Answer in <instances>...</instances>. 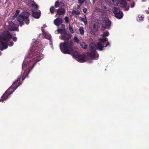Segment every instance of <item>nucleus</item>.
<instances>
[{"mask_svg": "<svg viewBox=\"0 0 149 149\" xmlns=\"http://www.w3.org/2000/svg\"><path fill=\"white\" fill-rule=\"evenodd\" d=\"M40 44L37 46H33L30 49L31 53L27 56L28 58L25 59L23 62L22 65V71H24L23 76L26 77L29 73L30 70L31 69L34 65L37 62L39 61L43 57V55L39 53H37V50L40 51L42 49L40 47Z\"/></svg>", "mask_w": 149, "mask_h": 149, "instance_id": "nucleus-1", "label": "nucleus"}, {"mask_svg": "<svg viewBox=\"0 0 149 149\" xmlns=\"http://www.w3.org/2000/svg\"><path fill=\"white\" fill-rule=\"evenodd\" d=\"M100 42H98L96 45L95 44L92 43L90 45V49L91 52L87 53V56L90 59L94 58L96 59L99 56L98 54L96 53L95 50L97 49L99 51L102 50L104 46L102 43H104L105 42H107V44L105 46H107L109 45L108 39L107 38H102L99 39Z\"/></svg>", "mask_w": 149, "mask_h": 149, "instance_id": "nucleus-2", "label": "nucleus"}, {"mask_svg": "<svg viewBox=\"0 0 149 149\" xmlns=\"http://www.w3.org/2000/svg\"><path fill=\"white\" fill-rule=\"evenodd\" d=\"M10 39H13L15 41L17 40L16 37L12 36L10 33L7 31L3 32L0 35V50L2 51L3 49H6L7 48L8 45L10 46L13 45V43L12 42H10L9 44H8V42Z\"/></svg>", "mask_w": 149, "mask_h": 149, "instance_id": "nucleus-3", "label": "nucleus"}, {"mask_svg": "<svg viewBox=\"0 0 149 149\" xmlns=\"http://www.w3.org/2000/svg\"><path fill=\"white\" fill-rule=\"evenodd\" d=\"M19 10H17L15 15V16L17 17V19L20 24L21 25L23 24L24 22H26V24H29V18L30 15L29 13L27 12H23L20 14H19Z\"/></svg>", "mask_w": 149, "mask_h": 149, "instance_id": "nucleus-4", "label": "nucleus"}, {"mask_svg": "<svg viewBox=\"0 0 149 149\" xmlns=\"http://www.w3.org/2000/svg\"><path fill=\"white\" fill-rule=\"evenodd\" d=\"M74 43L72 41L64 42L60 44L61 51L64 54H69L73 51Z\"/></svg>", "mask_w": 149, "mask_h": 149, "instance_id": "nucleus-5", "label": "nucleus"}, {"mask_svg": "<svg viewBox=\"0 0 149 149\" xmlns=\"http://www.w3.org/2000/svg\"><path fill=\"white\" fill-rule=\"evenodd\" d=\"M20 79H18L17 80L14 82L12 86L4 94L3 96L1 97L0 101L3 102L4 100L8 98V96L12 94L16 88H17L19 85L17 84L19 82Z\"/></svg>", "mask_w": 149, "mask_h": 149, "instance_id": "nucleus-6", "label": "nucleus"}, {"mask_svg": "<svg viewBox=\"0 0 149 149\" xmlns=\"http://www.w3.org/2000/svg\"><path fill=\"white\" fill-rule=\"evenodd\" d=\"M103 20V23L101 29L102 31H104L105 29H109L111 23L110 21L106 18H104Z\"/></svg>", "mask_w": 149, "mask_h": 149, "instance_id": "nucleus-7", "label": "nucleus"}, {"mask_svg": "<svg viewBox=\"0 0 149 149\" xmlns=\"http://www.w3.org/2000/svg\"><path fill=\"white\" fill-rule=\"evenodd\" d=\"M113 11L115 14V17L118 19H120L123 17L122 12L119 9L114 8L113 9Z\"/></svg>", "mask_w": 149, "mask_h": 149, "instance_id": "nucleus-8", "label": "nucleus"}, {"mask_svg": "<svg viewBox=\"0 0 149 149\" xmlns=\"http://www.w3.org/2000/svg\"><path fill=\"white\" fill-rule=\"evenodd\" d=\"M8 28L9 30L12 31H18V28L15 27L13 23L11 21L8 22Z\"/></svg>", "mask_w": 149, "mask_h": 149, "instance_id": "nucleus-9", "label": "nucleus"}, {"mask_svg": "<svg viewBox=\"0 0 149 149\" xmlns=\"http://www.w3.org/2000/svg\"><path fill=\"white\" fill-rule=\"evenodd\" d=\"M71 38V36L67 32L59 36L60 39L65 40H68L70 39Z\"/></svg>", "mask_w": 149, "mask_h": 149, "instance_id": "nucleus-10", "label": "nucleus"}, {"mask_svg": "<svg viewBox=\"0 0 149 149\" xmlns=\"http://www.w3.org/2000/svg\"><path fill=\"white\" fill-rule=\"evenodd\" d=\"M32 15L33 17L36 19L39 18L40 15V10H32Z\"/></svg>", "mask_w": 149, "mask_h": 149, "instance_id": "nucleus-11", "label": "nucleus"}, {"mask_svg": "<svg viewBox=\"0 0 149 149\" xmlns=\"http://www.w3.org/2000/svg\"><path fill=\"white\" fill-rule=\"evenodd\" d=\"M87 58L85 55H79L77 59V60L80 62H84L87 60Z\"/></svg>", "mask_w": 149, "mask_h": 149, "instance_id": "nucleus-12", "label": "nucleus"}, {"mask_svg": "<svg viewBox=\"0 0 149 149\" xmlns=\"http://www.w3.org/2000/svg\"><path fill=\"white\" fill-rule=\"evenodd\" d=\"M62 19L60 18H57L54 21V23L55 25L59 26L62 23Z\"/></svg>", "mask_w": 149, "mask_h": 149, "instance_id": "nucleus-13", "label": "nucleus"}, {"mask_svg": "<svg viewBox=\"0 0 149 149\" xmlns=\"http://www.w3.org/2000/svg\"><path fill=\"white\" fill-rule=\"evenodd\" d=\"M28 4L29 6L32 7L36 8H38V6L37 4L33 1H29L28 2Z\"/></svg>", "mask_w": 149, "mask_h": 149, "instance_id": "nucleus-14", "label": "nucleus"}, {"mask_svg": "<svg viewBox=\"0 0 149 149\" xmlns=\"http://www.w3.org/2000/svg\"><path fill=\"white\" fill-rule=\"evenodd\" d=\"M65 13V10L63 8H60L57 11L56 14L61 15L64 14Z\"/></svg>", "mask_w": 149, "mask_h": 149, "instance_id": "nucleus-15", "label": "nucleus"}, {"mask_svg": "<svg viewBox=\"0 0 149 149\" xmlns=\"http://www.w3.org/2000/svg\"><path fill=\"white\" fill-rule=\"evenodd\" d=\"M64 4L63 3L58 1H56L55 3V6L56 8L61 7L64 6Z\"/></svg>", "mask_w": 149, "mask_h": 149, "instance_id": "nucleus-16", "label": "nucleus"}, {"mask_svg": "<svg viewBox=\"0 0 149 149\" xmlns=\"http://www.w3.org/2000/svg\"><path fill=\"white\" fill-rule=\"evenodd\" d=\"M91 32L92 34H94V32L98 30L97 27L95 25H94L93 27L91 28Z\"/></svg>", "mask_w": 149, "mask_h": 149, "instance_id": "nucleus-17", "label": "nucleus"}, {"mask_svg": "<svg viewBox=\"0 0 149 149\" xmlns=\"http://www.w3.org/2000/svg\"><path fill=\"white\" fill-rule=\"evenodd\" d=\"M57 31L59 33H60L62 35H63L67 32L66 30L64 29H58L57 30Z\"/></svg>", "mask_w": 149, "mask_h": 149, "instance_id": "nucleus-18", "label": "nucleus"}, {"mask_svg": "<svg viewBox=\"0 0 149 149\" xmlns=\"http://www.w3.org/2000/svg\"><path fill=\"white\" fill-rule=\"evenodd\" d=\"M42 30L43 31V29H42ZM43 32V35L44 36L45 38H47L49 40H50L51 38V36L49 34L47 33L46 32H44L43 31H42Z\"/></svg>", "mask_w": 149, "mask_h": 149, "instance_id": "nucleus-19", "label": "nucleus"}, {"mask_svg": "<svg viewBox=\"0 0 149 149\" xmlns=\"http://www.w3.org/2000/svg\"><path fill=\"white\" fill-rule=\"evenodd\" d=\"M72 56L75 58L77 59L79 55L78 54V52L76 51H74L72 54Z\"/></svg>", "mask_w": 149, "mask_h": 149, "instance_id": "nucleus-20", "label": "nucleus"}, {"mask_svg": "<svg viewBox=\"0 0 149 149\" xmlns=\"http://www.w3.org/2000/svg\"><path fill=\"white\" fill-rule=\"evenodd\" d=\"M80 45L82 48L85 49H86L87 47V45L84 42H81Z\"/></svg>", "mask_w": 149, "mask_h": 149, "instance_id": "nucleus-21", "label": "nucleus"}, {"mask_svg": "<svg viewBox=\"0 0 149 149\" xmlns=\"http://www.w3.org/2000/svg\"><path fill=\"white\" fill-rule=\"evenodd\" d=\"M144 18V15H138L137 19V20L139 22H141L143 20Z\"/></svg>", "mask_w": 149, "mask_h": 149, "instance_id": "nucleus-22", "label": "nucleus"}, {"mask_svg": "<svg viewBox=\"0 0 149 149\" xmlns=\"http://www.w3.org/2000/svg\"><path fill=\"white\" fill-rule=\"evenodd\" d=\"M109 34V33L108 31H106L103 33L101 36L102 37H106L108 36Z\"/></svg>", "mask_w": 149, "mask_h": 149, "instance_id": "nucleus-23", "label": "nucleus"}, {"mask_svg": "<svg viewBox=\"0 0 149 149\" xmlns=\"http://www.w3.org/2000/svg\"><path fill=\"white\" fill-rule=\"evenodd\" d=\"M81 20L84 23L85 25H86L87 22L86 17H82L81 18Z\"/></svg>", "mask_w": 149, "mask_h": 149, "instance_id": "nucleus-24", "label": "nucleus"}, {"mask_svg": "<svg viewBox=\"0 0 149 149\" xmlns=\"http://www.w3.org/2000/svg\"><path fill=\"white\" fill-rule=\"evenodd\" d=\"M79 32L81 34V35H83L84 33V28L82 27H81L79 29Z\"/></svg>", "mask_w": 149, "mask_h": 149, "instance_id": "nucleus-25", "label": "nucleus"}, {"mask_svg": "<svg viewBox=\"0 0 149 149\" xmlns=\"http://www.w3.org/2000/svg\"><path fill=\"white\" fill-rule=\"evenodd\" d=\"M72 13L75 14L76 15H78L79 14H80V12L79 11L77 10H73L72 11Z\"/></svg>", "mask_w": 149, "mask_h": 149, "instance_id": "nucleus-26", "label": "nucleus"}, {"mask_svg": "<svg viewBox=\"0 0 149 149\" xmlns=\"http://www.w3.org/2000/svg\"><path fill=\"white\" fill-rule=\"evenodd\" d=\"M74 41L75 42H77V43L79 42V40L78 39V38L77 37H76V36L74 37Z\"/></svg>", "mask_w": 149, "mask_h": 149, "instance_id": "nucleus-27", "label": "nucleus"}, {"mask_svg": "<svg viewBox=\"0 0 149 149\" xmlns=\"http://www.w3.org/2000/svg\"><path fill=\"white\" fill-rule=\"evenodd\" d=\"M50 12L52 13H54V7H52L50 8Z\"/></svg>", "mask_w": 149, "mask_h": 149, "instance_id": "nucleus-28", "label": "nucleus"}, {"mask_svg": "<svg viewBox=\"0 0 149 149\" xmlns=\"http://www.w3.org/2000/svg\"><path fill=\"white\" fill-rule=\"evenodd\" d=\"M69 29L70 30V32L72 33H73L74 32V31H73V29H72V28L70 26V24L69 25Z\"/></svg>", "mask_w": 149, "mask_h": 149, "instance_id": "nucleus-29", "label": "nucleus"}, {"mask_svg": "<svg viewBox=\"0 0 149 149\" xmlns=\"http://www.w3.org/2000/svg\"><path fill=\"white\" fill-rule=\"evenodd\" d=\"M85 1V0H79L78 3L80 4H81L83 3Z\"/></svg>", "mask_w": 149, "mask_h": 149, "instance_id": "nucleus-30", "label": "nucleus"}, {"mask_svg": "<svg viewBox=\"0 0 149 149\" xmlns=\"http://www.w3.org/2000/svg\"><path fill=\"white\" fill-rule=\"evenodd\" d=\"M65 20L66 23H68V17H65Z\"/></svg>", "mask_w": 149, "mask_h": 149, "instance_id": "nucleus-31", "label": "nucleus"}, {"mask_svg": "<svg viewBox=\"0 0 149 149\" xmlns=\"http://www.w3.org/2000/svg\"><path fill=\"white\" fill-rule=\"evenodd\" d=\"M134 6V3L133 2H132V3H131V7L132 8H133Z\"/></svg>", "mask_w": 149, "mask_h": 149, "instance_id": "nucleus-32", "label": "nucleus"}, {"mask_svg": "<svg viewBox=\"0 0 149 149\" xmlns=\"http://www.w3.org/2000/svg\"><path fill=\"white\" fill-rule=\"evenodd\" d=\"M87 8H84V9H83V12L84 13H86L87 12Z\"/></svg>", "mask_w": 149, "mask_h": 149, "instance_id": "nucleus-33", "label": "nucleus"}, {"mask_svg": "<svg viewBox=\"0 0 149 149\" xmlns=\"http://www.w3.org/2000/svg\"><path fill=\"white\" fill-rule=\"evenodd\" d=\"M96 1V0H93V3L94 4L95 3Z\"/></svg>", "mask_w": 149, "mask_h": 149, "instance_id": "nucleus-34", "label": "nucleus"}, {"mask_svg": "<svg viewBox=\"0 0 149 149\" xmlns=\"http://www.w3.org/2000/svg\"><path fill=\"white\" fill-rule=\"evenodd\" d=\"M36 40H35V39H33V42H36Z\"/></svg>", "mask_w": 149, "mask_h": 149, "instance_id": "nucleus-35", "label": "nucleus"}, {"mask_svg": "<svg viewBox=\"0 0 149 149\" xmlns=\"http://www.w3.org/2000/svg\"><path fill=\"white\" fill-rule=\"evenodd\" d=\"M36 44H37V42H36L35 44V45H36Z\"/></svg>", "mask_w": 149, "mask_h": 149, "instance_id": "nucleus-36", "label": "nucleus"}, {"mask_svg": "<svg viewBox=\"0 0 149 149\" xmlns=\"http://www.w3.org/2000/svg\"><path fill=\"white\" fill-rule=\"evenodd\" d=\"M44 27H46V26H45V25H44Z\"/></svg>", "mask_w": 149, "mask_h": 149, "instance_id": "nucleus-37", "label": "nucleus"}, {"mask_svg": "<svg viewBox=\"0 0 149 149\" xmlns=\"http://www.w3.org/2000/svg\"><path fill=\"white\" fill-rule=\"evenodd\" d=\"M147 14H148V13H149V12H147Z\"/></svg>", "mask_w": 149, "mask_h": 149, "instance_id": "nucleus-38", "label": "nucleus"}, {"mask_svg": "<svg viewBox=\"0 0 149 149\" xmlns=\"http://www.w3.org/2000/svg\"><path fill=\"white\" fill-rule=\"evenodd\" d=\"M146 0H143V1H146Z\"/></svg>", "mask_w": 149, "mask_h": 149, "instance_id": "nucleus-39", "label": "nucleus"}]
</instances>
